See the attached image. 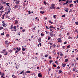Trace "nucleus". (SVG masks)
<instances>
[{"label":"nucleus","mask_w":78,"mask_h":78,"mask_svg":"<svg viewBox=\"0 0 78 78\" xmlns=\"http://www.w3.org/2000/svg\"><path fill=\"white\" fill-rule=\"evenodd\" d=\"M55 5V4H52L51 5V6H52V8L53 9H55L56 8V7H54V6Z\"/></svg>","instance_id":"f257e3e1"},{"label":"nucleus","mask_w":78,"mask_h":78,"mask_svg":"<svg viewBox=\"0 0 78 78\" xmlns=\"http://www.w3.org/2000/svg\"><path fill=\"white\" fill-rule=\"evenodd\" d=\"M6 49H3L1 53H6Z\"/></svg>","instance_id":"f03ea898"},{"label":"nucleus","mask_w":78,"mask_h":78,"mask_svg":"<svg viewBox=\"0 0 78 78\" xmlns=\"http://www.w3.org/2000/svg\"><path fill=\"white\" fill-rule=\"evenodd\" d=\"M38 77L41 78V77H42V74H41V73H38Z\"/></svg>","instance_id":"7ed1b4c3"},{"label":"nucleus","mask_w":78,"mask_h":78,"mask_svg":"<svg viewBox=\"0 0 78 78\" xmlns=\"http://www.w3.org/2000/svg\"><path fill=\"white\" fill-rule=\"evenodd\" d=\"M13 29L14 31H17V29H16V26H14Z\"/></svg>","instance_id":"20e7f679"},{"label":"nucleus","mask_w":78,"mask_h":78,"mask_svg":"<svg viewBox=\"0 0 78 78\" xmlns=\"http://www.w3.org/2000/svg\"><path fill=\"white\" fill-rule=\"evenodd\" d=\"M18 6H19L18 5H16L15 6H14V9H16L17 8H18Z\"/></svg>","instance_id":"39448f33"},{"label":"nucleus","mask_w":78,"mask_h":78,"mask_svg":"<svg viewBox=\"0 0 78 78\" xmlns=\"http://www.w3.org/2000/svg\"><path fill=\"white\" fill-rule=\"evenodd\" d=\"M16 49L17 50V51H20V48H18V47H16Z\"/></svg>","instance_id":"423d86ee"},{"label":"nucleus","mask_w":78,"mask_h":78,"mask_svg":"<svg viewBox=\"0 0 78 78\" xmlns=\"http://www.w3.org/2000/svg\"><path fill=\"white\" fill-rule=\"evenodd\" d=\"M16 49L17 50V51H20V48H18V47H16Z\"/></svg>","instance_id":"0eeeda50"},{"label":"nucleus","mask_w":78,"mask_h":78,"mask_svg":"<svg viewBox=\"0 0 78 78\" xmlns=\"http://www.w3.org/2000/svg\"><path fill=\"white\" fill-rule=\"evenodd\" d=\"M13 28H14V27H13V24H12L11 26L10 29H12Z\"/></svg>","instance_id":"6e6552de"},{"label":"nucleus","mask_w":78,"mask_h":78,"mask_svg":"<svg viewBox=\"0 0 78 78\" xmlns=\"http://www.w3.org/2000/svg\"><path fill=\"white\" fill-rule=\"evenodd\" d=\"M19 2H20V1H16V2L15 3L16 4H19Z\"/></svg>","instance_id":"1a4fd4ad"},{"label":"nucleus","mask_w":78,"mask_h":78,"mask_svg":"<svg viewBox=\"0 0 78 78\" xmlns=\"http://www.w3.org/2000/svg\"><path fill=\"white\" fill-rule=\"evenodd\" d=\"M69 6L70 7H72V6H73V4H69Z\"/></svg>","instance_id":"9d476101"},{"label":"nucleus","mask_w":78,"mask_h":78,"mask_svg":"<svg viewBox=\"0 0 78 78\" xmlns=\"http://www.w3.org/2000/svg\"><path fill=\"white\" fill-rule=\"evenodd\" d=\"M40 13H41V14H44V13H45V12L41 11L40 12Z\"/></svg>","instance_id":"9b49d317"},{"label":"nucleus","mask_w":78,"mask_h":78,"mask_svg":"<svg viewBox=\"0 0 78 78\" xmlns=\"http://www.w3.org/2000/svg\"><path fill=\"white\" fill-rule=\"evenodd\" d=\"M17 23H18V21L17 20H15V24H17Z\"/></svg>","instance_id":"f8f14e48"},{"label":"nucleus","mask_w":78,"mask_h":78,"mask_svg":"<svg viewBox=\"0 0 78 78\" xmlns=\"http://www.w3.org/2000/svg\"><path fill=\"white\" fill-rule=\"evenodd\" d=\"M66 12H68L69 11V8H67L65 10Z\"/></svg>","instance_id":"ddd939ff"},{"label":"nucleus","mask_w":78,"mask_h":78,"mask_svg":"<svg viewBox=\"0 0 78 78\" xmlns=\"http://www.w3.org/2000/svg\"><path fill=\"white\" fill-rule=\"evenodd\" d=\"M9 42H8V41H5V44H8Z\"/></svg>","instance_id":"4468645a"},{"label":"nucleus","mask_w":78,"mask_h":78,"mask_svg":"<svg viewBox=\"0 0 78 78\" xmlns=\"http://www.w3.org/2000/svg\"><path fill=\"white\" fill-rule=\"evenodd\" d=\"M26 73H31V71H28L26 72Z\"/></svg>","instance_id":"2eb2a0df"},{"label":"nucleus","mask_w":78,"mask_h":78,"mask_svg":"<svg viewBox=\"0 0 78 78\" xmlns=\"http://www.w3.org/2000/svg\"><path fill=\"white\" fill-rule=\"evenodd\" d=\"M62 66L63 67H65V66H66V64H65V63H62Z\"/></svg>","instance_id":"dca6fc26"},{"label":"nucleus","mask_w":78,"mask_h":78,"mask_svg":"<svg viewBox=\"0 0 78 78\" xmlns=\"http://www.w3.org/2000/svg\"><path fill=\"white\" fill-rule=\"evenodd\" d=\"M2 19H4L5 18V15L3 16L2 15Z\"/></svg>","instance_id":"f3484780"},{"label":"nucleus","mask_w":78,"mask_h":78,"mask_svg":"<svg viewBox=\"0 0 78 78\" xmlns=\"http://www.w3.org/2000/svg\"><path fill=\"white\" fill-rule=\"evenodd\" d=\"M16 19V18H15L14 17H13V18H12L11 19L12 20H14L15 19Z\"/></svg>","instance_id":"a211bd4d"},{"label":"nucleus","mask_w":78,"mask_h":78,"mask_svg":"<svg viewBox=\"0 0 78 78\" xmlns=\"http://www.w3.org/2000/svg\"><path fill=\"white\" fill-rule=\"evenodd\" d=\"M2 25L3 27H6V25L5 23H4V24H3Z\"/></svg>","instance_id":"6ab92c4d"},{"label":"nucleus","mask_w":78,"mask_h":78,"mask_svg":"<svg viewBox=\"0 0 78 78\" xmlns=\"http://www.w3.org/2000/svg\"><path fill=\"white\" fill-rule=\"evenodd\" d=\"M58 73H62V71H61V69L59 70Z\"/></svg>","instance_id":"aec40b11"},{"label":"nucleus","mask_w":78,"mask_h":78,"mask_svg":"<svg viewBox=\"0 0 78 78\" xmlns=\"http://www.w3.org/2000/svg\"><path fill=\"white\" fill-rule=\"evenodd\" d=\"M36 28V26H35L34 28L32 29V30H35V28Z\"/></svg>","instance_id":"412c9836"},{"label":"nucleus","mask_w":78,"mask_h":78,"mask_svg":"<svg viewBox=\"0 0 78 78\" xmlns=\"http://www.w3.org/2000/svg\"><path fill=\"white\" fill-rule=\"evenodd\" d=\"M58 42H62V41L61 40V39H59L58 40Z\"/></svg>","instance_id":"4be33fe9"},{"label":"nucleus","mask_w":78,"mask_h":78,"mask_svg":"<svg viewBox=\"0 0 78 78\" xmlns=\"http://www.w3.org/2000/svg\"><path fill=\"white\" fill-rule=\"evenodd\" d=\"M9 52H11L12 51V50H8Z\"/></svg>","instance_id":"5701e85b"},{"label":"nucleus","mask_w":78,"mask_h":78,"mask_svg":"<svg viewBox=\"0 0 78 78\" xmlns=\"http://www.w3.org/2000/svg\"><path fill=\"white\" fill-rule=\"evenodd\" d=\"M6 5H7V6H9V3H6Z\"/></svg>","instance_id":"b1692460"},{"label":"nucleus","mask_w":78,"mask_h":78,"mask_svg":"<svg viewBox=\"0 0 78 78\" xmlns=\"http://www.w3.org/2000/svg\"><path fill=\"white\" fill-rule=\"evenodd\" d=\"M53 28V26H51L49 27V29H51V28Z\"/></svg>","instance_id":"393cba45"},{"label":"nucleus","mask_w":78,"mask_h":78,"mask_svg":"<svg viewBox=\"0 0 78 78\" xmlns=\"http://www.w3.org/2000/svg\"><path fill=\"white\" fill-rule=\"evenodd\" d=\"M5 34V32H3L2 33H1V36H4Z\"/></svg>","instance_id":"a878e982"},{"label":"nucleus","mask_w":78,"mask_h":78,"mask_svg":"<svg viewBox=\"0 0 78 78\" xmlns=\"http://www.w3.org/2000/svg\"><path fill=\"white\" fill-rule=\"evenodd\" d=\"M24 71H22L21 72V73H20V74H22L23 73H24Z\"/></svg>","instance_id":"bb28decb"},{"label":"nucleus","mask_w":78,"mask_h":78,"mask_svg":"<svg viewBox=\"0 0 78 78\" xmlns=\"http://www.w3.org/2000/svg\"><path fill=\"white\" fill-rule=\"evenodd\" d=\"M65 62H67L68 61V58H66L65 60Z\"/></svg>","instance_id":"cd10ccee"},{"label":"nucleus","mask_w":78,"mask_h":78,"mask_svg":"<svg viewBox=\"0 0 78 78\" xmlns=\"http://www.w3.org/2000/svg\"><path fill=\"white\" fill-rule=\"evenodd\" d=\"M44 4L45 5H47V2H46L44 1Z\"/></svg>","instance_id":"c85d7f7f"},{"label":"nucleus","mask_w":78,"mask_h":78,"mask_svg":"<svg viewBox=\"0 0 78 78\" xmlns=\"http://www.w3.org/2000/svg\"><path fill=\"white\" fill-rule=\"evenodd\" d=\"M67 48H70V45H69L68 46H67Z\"/></svg>","instance_id":"c756f323"},{"label":"nucleus","mask_w":78,"mask_h":78,"mask_svg":"<svg viewBox=\"0 0 78 78\" xmlns=\"http://www.w3.org/2000/svg\"><path fill=\"white\" fill-rule=\"evenodd\" d=\"M41 36H44V34H42V33H41Z\"/></svg>","instance_id":"7c9ffc66"},{"label":"nucleus","mask_w":78,"mask_h":78,"mask_svg":"<svg viewBox=\"0 0 78 78\" xmlns=\"http://www.w3.org/2000/svg\"><path fill=\"white\" fill-rule=\"evenodd\" d=\"M38 42H41V39H38Z\"/></svg>","instance_id":"2f4dec72"},{"label":"nucleus","mask_w":78,"mask_h":78,"mask_svg":"<svg viewBox=\"0 0 78 78\" xmlns=\"http://www.w3.org/2000/svg\"><path fill=\"white\" fill-rule=\"evenodd\" d=\"M25 50H26V48H23L22 49V50H23V51H25Z\"/></svg>","instance_id":"473e14b6"},{"label":"nucleus","mask_w":78,"mask_h":78,"mask_svg":"<svg viewBox=\"0 0 78 78\" xmlns=\"http://www.w3.org/2000/svg\"><path fill=\"white\" fill-rule=\"evenodd\" d=\"M49 23H51V24H53V22H51V20L49 21Z\"/></svg>","instance_id":"72a5a7b5"},{"label":"nucleus","mask_w":78,"mask_h":78,"mask_svg":"<svg viewBox=\"0 0 78 78\" xmlns=\"http://www.w3.org/2000/svg\"><path fill=\"white\" fill-rule=\"evenodd\" d=\"M15 54H16V53H19V51H15Z\"/></svg>","instance_id":"f704fd0d"},{"label":"nucleus","mask_w":78,"mask_h":78,"mask_svg":"<svg viewBox=\"0 0 78 78\" xmlns=\"http://www.w3.org/2000/svg\"><path fill=\"white\" fill-rule=\"evenodd\" d=\"M56 15H53V17L54 19H56Z\"/></svg>","instance_id":"c9c22d12"},{"label":"nucleus","mask_w":78,"mask_h":78,"mask_svg":"<svg viewBox=\"0 0 78 78\" xmlns=\"http://www.w3.org/2000/svg\"><path fill=\"white\" fill-rule=\"evenodd\" d=\"M52 33H53V31H52L51 32V33H50V35H51V34L52 35L53 34Z\"/></svg>","instance_id":"e433bc0d"},{"label":"nucleus","mask_w":78,"mask_h":78,"mask_svg":"<svg viewBox=\"0 0 78 78\" xmlns=\"http://www.w3.org/2000/svg\"><path fill=\"white\" fill-rule=\"evenodd\" d=\"M50 70H51V68H50V67H49L48 68V71H50Z\"/></svg>","instance_id":"4c0bfd02"},{"label":"nucleus","mask_w":78,"mask_h":78,"mask_svg":"<svg viewBox=\"0 0 78 78\" xmlns=\"http://www.w3.org/2000/svg\"><path fill=\"white\" fill-rule=\"evenodd\" d=\"M3 8V6H2L1 7H0V9H2Z\"/></svg>","instance_id":"58836bf2"},{"label":"nucleus","mask_w":78,"mask_h":78,"mask_svg":"<svg viewBox=\"0 0 78 78\" xmlns=\"http://www.w3.org/2000/svg\"><path fill=\"white\" fill-rule=\"evenodd\" d=\"M46 29H47V30L49 29V28L48 27V26H46Z\"/></svg>","instance_id":"ea45409f"},{"label":"nucleus","mask_w":78,"mask_h":78,"mask_svg":"<svg viewBox=\"0 0 78 78\" xmlns=\"http://www.w3.org/2000/svg\"><path fill=\"white\" fill-rule=\"evenodd\" d=\"M66 17V15L65 14L62 15V17Z\"/></svg>","instance_id":"a19ab883"},{"label":"nucleus","mask_w":78,"mask_h":78,"mask_svg":"<svg viewBox=\"0 0 78 78\" xmlns=\"http://www.w3.org/2000/svg\"><path fill=\"white\" fill-rule=\"evenodd\" d=\"M5 56H6V55H8V52H7L6 54H4Z\"/></svg>","instance_id":"79ce46f5"},{"label":"nucleus","mask_w":78,"mask_h":78,"mask_svg":"<svg viewBox=\"0 0 78 78\" xmlns=\"http://www.w3.org/2000/svg\"><path fill=\"white\" fill-rule=\"evenodd\" d=\"M75 24L76 25H77L78 24V22H75Z\"/></svg>","instance_id":"37998d69"},{"label":"nucleus","mask_w":78,"mask_h":78,"mask_svg":"<svg viewBox=\"0 0 78 78\" xmlns=\"http://www.w3.org/2000/svg\"><path fill=\"white\" fill-rule=\"evenodd\" d=\"M70 0V1H68V2H69V3H71V2H72V0Z\"/></svg>","instance_id":"c03bdc74"},{"label":"nucleus","mask_w":78,"mask_h":78,"mask_svg":"<svg viewBox=\"0 0 78 78\" xmlns=\"http://www.w3.org/2000/svg\"><path fill=\"white\" fill-rule=\"evenodd\" d=\"M6 2H2V4H6Z\"/></svg>","instance_id":"a18cd8bd"},{"label":"nucleus","mask_w":78,"mask_h":78,"mask_svg":"<svg viewBox=\"0 0 78 78\" xmlns=\"http://www.w3.org/2000/svg\"><path fill=\"white\" fill-rule=\"evenodd\" d=\"M48 56V54H46L45 56V58H47Z\"/></svg>","instance_id":"49530a36"},{"label":"nucleus","mask_w":78,"mask_h":78,"mask_svg":"<svg viewBox=\"0 0 78 78\" xmlns=\"http://www.w3.org/2000/svg\"><path fill=\"white\" fill-rule=\"evenodd\" d=\"M58 69H60V67L58 66L57 67V68L56 69L57 70H58Z\"/></svg>","instance_id":"de8ad7c7"},{"label":"nucleus","mask_w":78,"mask_h":78,"mask_svg":"<svg viewBox=\"0 0 78 78\" xmlns=\"http://www.w3.org/2000/svg\"><path fill=\"white\" fill-rule=\"evenodd\" d=\"M9 12H10V11L9 10H8V12H7V14H9Z\"/></svg>","instance_id":"09e8293b"},{"label":"nucleus","mask_w":78,"mask_h":78,"mask_svg":"<svg viewBox=\"0 0 78 78\" xmlns=\"http://www.w3.org/2000/svg\"><path fill=\"white\" fill-rule=\"evenodd\" d=\"M3 29V27H0V30H1Z\"/></svg>","instance_id":"8fccbe9b"},{"label":"nucleus","mask_w":78,"mask_h":78,"mask_svg":"<svg viewBox=\"0 0 78 78\" xmlns=\"http://www.w3.org/2000/svg\"><path fill=\"white\" fill-rule=\"evenodd\" d=\"M9 9H8V10H9V11H11V9H10V6H9Z\"/></svg>","instance_id":"3c124183"},{"label":"nucleus","mask_w":78,"mask_h":78,"mask_svg":"<svg viewBox=\"0 0 78 78\" xmlns=\"http://www.w3.org/2000/svg\"><path fill=\"white\" fill-rule=\"evenodd\" d=\"M20 7H21V6L20 5L19 7H18V8L19 9H20Z\"/></svg>","instance_id":"603ef678"},{"label":"nucleus","mask_w":78,"mask_h":78,"mask_svg":"<svg viewBox=\"0 0 78 78\" xmlns=\"http://www.w3.org/2000/svg\"><path fill=\"white\" fill-rule=\"evenodd\" d=\"M50 9H53V8H52V7L51 6V7H49Z\"/></svg>","instance_id":"864d4df0"},{"label":"nucleus","mask_w":78,"mask_h":78,"mask_svg":"<svg viewBox=\"0 0 78 78\" xmlns=\"http://www.w3.org/2000/svg\"><path fill=\"white\" fill-rule=\"evenodd\" d=\"M53 66L54 67H56V66L55 65V64H54V65H53Z\"/></svg>","instance_id":"5fc2aeb1"},{"label":"nucleus","mask_w":78,"mask_h":78,"mask_svg":"<svg viewBox=\"0 0 78 78\" xmlns=\"http://www.w3.org/2000/svg\"><path fill=\"white\" fill-rule=\"evenodd\" d=\"M68 39H72V37H69L68 38Z\"/></svg>","instance_id":"6e6d98bb"},{"label":"nucleus","mask_w":78,"mask_h":78,"mask_svg":"<svg viewBox=\"0 0 78 78\" xmlns=\"http://www.w3.org/2000/svg\"><path fill=\"white\" fill-rule=\"evenodd\" d=\"M2 76H4V75H5V73H2Z\"/></svg>","instance_id":"4d7b16f0"},{"label":"nucleus","mask_w":78,"mask_h":78,"mask_svg":"<svg viewBox=\"0 0 78 78\" xmlns=\"http://www.w3.org/2000/svg\"><path fill=\"white\" fill-rule=\"evenodd\" d=\"M50 31H53L52 29H50Z\"/></svg>","instance_id":"13d9d810"},{"label":"nucleus","mask_w":78,"mask_h":78,"mask_svg":"<svg viewBox=\"0 0 78 78\" xmlns=\"http://www.w3.org/2000/svg\"><path fill=\"white\" fill-rule=\"evenodd\" d=\"M6 37H8L9 36V34H7L6 35Z\"/></svg>","instance_id":"bf43d9fd"},{"label":"nucleus","mask_w":78,"mask_h":78,"mask_svg":"<svg viewBox=\"0 0 78 78\" xmlns=\"http://www.w3.org/2000/svg\"><path fill=\"white\" fill-rule=\"evenodd\" d=\"M57 31H59V28L58 27L57 28Z\"/></svg>","instance_id":"052dcab7"},{"label":"nucleus","mask_w":78,"mask_h":78,"mask_svg":"<svg viewBox=\"0 0 78 78\" xmlns=\"http://www.w3.org/2000/svg\"><path fill=\"white\" fill-rule=\"evenodd\" d=\"M67 43V42L66 41H65V42L64 43V44H66Z\"/></svg>","instance_id":"680f3d73"},{"label":"nucleus","mask_w":78,"mask_h":78,"mask_svg":"<svg viewBox=\"0 0 78 78\" xmlns=\"http://www.w3.org/2000/svg\"><path fill=\"white\" fill-rule=\"evenodd\" d=\"M28 12L29 13V14H31V12H30V11H28Z\"/></svg>","instance_id":"e2e57ef3"},{"label":"nucleus","mask_w":78,"mask_h":78,"mask_svg":"<svg viewBox=\"0 0 78 78\" xmlns=\"http://www.w3.org/2000/svg\"><path fill=\"white\" fill-rule=\"evenodd\" d=\"M25 29L23 30L22 31V32H25Z\"/></svg>","instance_id":"0e129e2a"},{"label":"nucleus","mask_w":78,"mask_h":78,"mask_svg":"<svg viewBox=\"0 0 78 78\" xmlns=\"http://www.w3.org/2000/svg\"><path fill=\"white\" fill-rule=\"evenodd\" d=\"M53 46L55 48V44H53Z\"/></svg>","instance_id":"69168bd1"},{"label":"nucleus","mask_w":78,"mask_h":78,"mask_svg":"<svg viewBox=\"0 0 78 78\" xmlns=\"http://www.w3.org/2000/svg\"><path fill=\"white\" fill-rule=\"evenodd\" d=\"M55 63L56 64H58V61H56L55 62Z\"/></svg>","instance_id":"338daca9"},{"label":"nucleus","mask_w":78,"mask_h":78,"mask_svg":"<svg viewBox=\"0 0 78 78\" xmlns=\"http://www.w3.org/2000/svg\"><path fill=\"white\" fill-rule=\"evenodd\" d=\"M51 39V37H49L48 38V39Z\"/></svg>","instance_id":"774afa93"}]
</instances>
